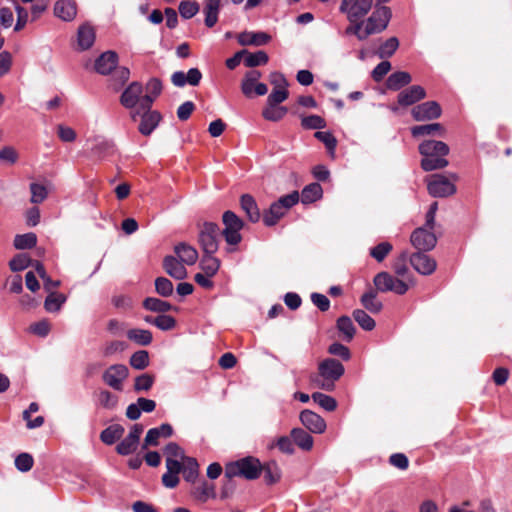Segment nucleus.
<instances>
[{
  "label": "nucleus",
  "mask_w": 512,
  "mask_h": 512,
  "mask_svg": "<svg viewBox=\"0 0 512 512\" xmlns=\"http://www.w3.org/2000/svg\"><path fill=\"white\" fill-rule=\"evenodd\" d=\"M54 15L63 20L70 22L77 15V4L74 0H58L54 4Z\"/></svg>",
  "instance_id": "20"
},
{
  "label": "nucleus",
  "mask_w": 512,
  "mask_h": 512,
  "mask_svg": "<svg viewBox=\"0 0 512 512\" xmlns=\"http://www.w3.org/2000/svg\"><path fill=\"white\" fill-rule=\"evenodd\" d=\"M373 0H342L339 10L348 21L363 20L372 8Z\"/></svg>",
  "instance_id": "10"
},
{
  "label": "nucleus",
  "mask_w": 512,
  "mask_h": 512,
  "mask_svg": "<svg viewBox=\"0 0 512 512\" xmlns=\"http://www.w3.org/2000/svg\"><path fill=\"white\" fill-rule=\"evenodd\" d=\"M202 79V73L198 68H191L187 74L182 71H176L171 76V82L176 87H183L186 84L197 86Z\"/></svg>",
  "instance_id": "18"
},
{
  "label": "nucleus",
  "mask_w": 512,
  "mask_h": 512,
  "mask_svg": "<svg viewBox=\"0 0 512 512\" xmlns=\"http://www.w3.org/2000/svg\"><path fill=\"white\" fill-rule=\"evenodd\" d=\"M391 10L383 5H376L372 14L364 20V29L367 37L384 31L391 19Z\"/></svg>",
  "instance_id": "6"
},
{
  "label": "nucleus",
  "mask_w": 512,
  "mask_h": 512,
  "mask_svg": "<svg viewBox=\"0 0 512 512\" xmlns=\"http://www.w3.org/2000/svg\"><path fill=\"white\" fill-rule=\"evenodd\" d=\"M163 268L171 277L182 280L187 276L184 264L174 256H166L163 261Z\"/></svg>",
  "instance_id": "25"
},
{
  "label": "nucleus",
  "mask_w": 512,
  "mask_h": 512,
  "mask_svg": "<svg viewBox=\"0 0 512 512\" xmlns=\"http://www.w3.org/2000/svg\"><path fill=\"white\" fill-rule=\"evenodd\" d=\"M178 9L182 18L190 19L198 13L199 5L195 1L186 0L180 2Z\"/></svg>",
  "instance_id": "53"
},
{
  "label": "nucleus",
  "mask_w": 512,
  "mask_h": 512,
  "mask_svg": "<svg viewBox=\"0 0 512 512\" xmlns=\"http://www.w3.org/2000/svg\"><path fill=\"white\" fill-rule=\"evenodd\" d=\"M337 328L344 335L346 341H351L355 334V326L348 316H341L337 320Z\"/></svg>",
  "instance_id": "46"
},
{
  "label": "nucleus",
  "mask_w": 512,
  "mask_h": 512,
  "mask_svg": "<svg viewBox=\"0 0 512 512\" xmlns=\"http://www.w3.org/2000/svg\"><path fill=\"white\" fill-rule=\"evenodd\" d=\"M391 250L392 245L390 243L382 242L370 250V255L378 262H381L385 259Z\"/></svg>",
  "instance_id": "58"
},
{
  "label": "nucleus",
  "mask_w": 512,
  "mask_h": 512,
  "mask_svg": "<svg viewBox=\"0 0 512 512\" xmlns=\"http://www.w3.org/2000/svg\"><path fill=\"white\" fill-rule=\"evenodd\" d=\"M398 47V39L396 37H391L380 45L377 55L381 59L389 58L395 53Z\"/></svg>",
  "instance_id": "47"
},
{
  "label": "nucleus",
  "mask_w": 512,
  "mask_h": 512,
  "mask_svg": "<svg viewBox=\"0 0 512 512\" xmlns=\"http://www.w3.org/2000/svg\"><path fill=\"white\" fill-rule=\"evenodd\" d=\"M411 133L414 137L439 135L445 134V129L440 123H431L425 125H418L411 128Z\"/></svg>",
  "instance_id": "31"
},
{
  "label": "nucleus",
  "mask_w": 512,
  "mask_h": 512,
  "mask_svg": "<svg viewBox=\"0 0 512 512\" xmlns=\"http://www.w3.org/2000/svg\"><path fill=\"white\" fill-rule=\"evenodd\" d=\"M241 208L246 213L251 222H257L260 219V211L258 209L255 199L249 195L244 194L241 197Z\"/></svg>",
  "instance_id": "30"
},
{
  "label": "nucleus",
  "mask_w": 512,
  "mask_h": 512,
  "mask_svg": "<svg viewBox=\"0 0 512 512\" xmlns=\"http://www.w3.org/2000/svg\"><path fill=\"white\" fill-rule=\"evenodd\" d=\"M300 421L312 433L321 434L326 429L325 420L311 410H303L300 413Z\"/></svg>",
  "instance_id": "17"
},
{
  "label": "nucleus",
  "mask_w": 512,
  "mask_h": 512,
  "mask_svg": "<svg viewBox=\"0 0 512 512\" xmlns=\"http://www.w3.org/2000/svg\"><path fill=\"white\" fill-rule=\"evenodd\" d=\"M452 179L443 174H433L427 179V189L433 197H448L456 192L454 182L457 179L456 175H451Z\"/></svg>",
  "instance_id": "7"
},
{
  "label": "nucleus",
  "mask_w": 512,
  "mask_h": 512,
  "mask_svg": "<svg viewBox=\"0 0 512 512\" xmlns=\"http://www.w3.org/2000/svg\"><path fill=\"white\" fill-rule=\"evenodd\" d=\"M153 325L162 331H169L176 326V320L170 315L161 314L155 317V320H153Z\"/></svg>",
  "instance_id": "56"
},
{
  "label": "nucleus",
  "mask_w": 512,
  "mask_h": 512,
  "mask_svg": "<svg viewBox=\"0 0 512 512\" xmlns=\"http://www.w3.org/2000/svg\"><path fill=\"white\" fill-rule=\"evenodd\" d=\"M311 397L315 403H317L326 411H334L337 407V401L329 395L323 394L321 392H315Z\"/></svg>",
  "instance_id": "48"
},
{
  "label": "nucleus",
  "mask_w": 512,
  "mask_h": 512,
  "mask_svg": "<svg viewBox=\"0 0 512 512\" xmlns=\"http://www.w3.org/2000/svg\"><path fill=\"white\" fill-rule=\"evenodd\" d=\"M353 317L359 326L366 331L373 330L376 325L374 319L370 317L364 310L356 309L353 312Z\"/></svg>",
  "instance_id": "50"
},
{
  "label": "nucleus",
  "mask_w": 512,
  "mask_h": 512,
  "mask_svg": "<svg viewBox=\"0 0 512 512\" xmlns=\"http://www.w3.org/2000/svg\"><path fill=\"white\" fill-rule=\"evenodd\" d=\"M361 304L371 313H379L383 307L382 303L377 300L376 293L374 291L364 293L361 297Z\"/></svg>",
  "instance_id": "41"
},
{
  "label": "nucleus",
  "mask_w": 512,
  "mask_h": 512,
  "mask_svg": "<svg viewBox=\"0 0 512 512\" xmlns=\"http://www.w3.org/2000/svg\"><path fill=\"white\" fill-rule=\"evenodd\" d=\"M410 263L422 275L432 274L437 266L436 261L432 257L419 251L411 255Z\"/></svg>",
  "instance_id": "16"
},
{
  "label": "nucleus",
  "mask_w": 512,
  "mask_h": 512,
  "mask_svg": "<svg viewBox=\"0 0 512 512\" xmlns=\"http://www.w3.org/2000/svg\"><path fill=\"white\" fill-rule=\"evenodd\" d=\"M349 23L343 32L345 36L353 35L359 41H364L368 38L364 29V20L349 21Z\"/></svg>",
  "instance_id": "43"
},
{
  "label": "nucleus",
  "mask_w": 512,
  "mask_h": 512,
  "mask_svg": "<svg viewBox=\"0 0 512 512\" xmlns=\"http://www.w3.org/2000/svg\"><path fill=\"white\" fill-rule=\"evenodd\" d=\"M215 253H203L200 267L208 276H214L220 268V260L214 257Z\"/></svg>",
  "instance_id": "36"
},
{
  "label": "nucleus",
  "mask_w": 512,
  "mask_h": 512,
  "mask_svg": "<svg viewBox=\"0 0 512 512\" xmlns=\"http://www.w3.org/2000/svg\"><path fill=\"white\" fill-rule=\"evenodd\" d=\"M419 152L423 156L421 167L424 171L442 169L448 165L445 156L449 153V147L442 141L425 140L419 145Z\"/></svg>",
  "instance_id": "2"
},
{
  "label": "nucleus",
  "mask_w": 512,
  "mask_h": 512,
  "mask_svg": "<svg viewBox=\"0 0 512 512\" xmlns=\"http://www.w3.org/2000/svg\"><path fill=\"white\" fill-rule=\"evenodd\" d=\"M262 472V465L257 458L252 456L244 457L231 462L225 467V477H243L247 480L257 479Z\"/></svg>",
  "instance_id": "4"
},
{
  "label": "nucleus",
  "mask_w": 512,
  "mask_h": 512,
  "mask_svg": "<svg viewBox=\"0 0 512 512\" xmlns=\"http://www.w3.org/2000/svg\"><path fill=\"white\" fill-rule=\"evenodd\" d=\"M149 365V354L146 350H138L130 356V366L143 370Z\"/></svg>",
  "instance_id": "51"
},
{
  "label": "nucleus",
  "mask_w": 512,
  "mask_h": 512,
  "mask_svg": "<svg viewBox=\"0 0 512 512\" xmlns=\"http://www.w3.org/2000/svg\"><path fill=\"white\" fill-rule=\"evenodd\" d=\"M129 335L130 341H133L140 346H148L153 340L152 333L146 329H130Z\"/></svg>",
  "instance_id": "42"
},
{
  "label": "nucleus",
  "mask_w": 512,
  "mask_h": 512,
  "mask_svg": "<svg viewBox=\"0 0 512 512\" xmlns=\"http://www.w3.org/2000/svg\"><path fill=\"white\" fill-rule=\"evenodd\" d=\"M374 285L380 292L393 291L398 295H403L408 290V285L405 282L394 278L387 272L378 273L374 277Z\"/></svg>",
  "instance_id": "11"
},
{
  "label": "nucleus",
  "mask_w": 512,
  "mask_h": 512,
  "mask_svg": "<svg viewBox=\"0 0 512 512\" xmlns=\"http://www.w3.org/2000/svg\"><path fill=\"white\" fill-rule=\"evenodd\" d=\"M162 82L158 78H151L145 87L146 94L144 96H136L134 102L152 105L155 99L162 92Z\"/></svg>",
  "instance_id": "23"
},
{
  "label": "nucleus",
  "mask_w": 512,
  "mask_h": 512,
  "mask_svg": "<svg viewBox=\"0 0 512 512\" xmlns=\"http://www.w3.org/2000/svg\"><path fill=\"white\" fill-rule=\"evenodd\" d=\"M30 191H31V202L38 204L43 202L47 197V190L46 188L37 183H32L30 185Z\"/></svg>",
  "instance_id": "62"
},
{
  "label": "nucleus",
  "mask_w": 512,
  "mask_h": 512,
  "mask_svg": "<svg viewBox=\"0 0 512 512\" xmlns=\"http://www.w3.org/2000/svg\"><path fill=\"white\" fill-rule=\"evenodd\" d=\"M412 78L411 75L408 72L404 71H398L395 73H392L387 81L386 86L390 90L397 91L401 89L402 87L408 85L411 82Z\"/></svg>",
  "instance_id": "32"
},
{
  "label": "nucleus",
  "mask_w": 512,
  "mask_h": 512,
  "mask_svg": "<svg viewBox=\"0 0 512 512\" xmlns=\"http://www.w3.org/2000/svg\"><path fill=\"white\" fill-rule=\"evenodd\" d=\"M301 124L306 129H322L326 126L325 120L318 115L304 117Z\"/></svg>",
  "instance_id": "61"
},
{
  "label": "nucleus",
  "mask_w": 512,
  "mask_h": 512,
  "mask_svg": "<svg viewBox=\"0 0 512 512\" xmlns=\"http://www.w3.org/2000/svg\"><path fill=\"white\" fill-rule=\"evenodd\" d=\"M15 11L17 14V20L14 26V31L18 32L21 31L27 25L29 21V13L24 7L20 6L17 3L15 4Z\"/></svg>",
  "instance_id": "59"
},
{
  "label": "nucleus",
  "mask_w": 512,
  "mask_h": 512,
  "mask_svg": "<svg viewBox=\"0 0 512 512\" xmlns=\"http://www.w3.org/2000/svg\"><path fill=\"white\" fill-rule=\"evenodd\" d=\"M127 376L128 370L124 365H114L105 372L104 380L109 386L119 390Z\"/></svg>",
  "instance_id": "21"
},
{
  "label": "nucleus",
  "mask_w": 512,
  "mask_h": 512,
  "mask_svg": "<svg viewBox=\"0 0 512 512\" xmlns=\"http://www.w3.org/2000/svg\"><path fill=\"white\" fill-rule=\"evenodd\" d=\"M128 70L126 68H120L115 71L110 79L109 87L115 91H122L120 102L124 107H128Z\"/></svg>",
  "instance_id": "15"
},
{
  "label": "nucleus",
  "mask_w": 512,
  "mask_h": 512,
  "mask_svg": "<svg viewBox=\"0 0 512 512\" xmlns=\"http://www.w3.org/2000/svg\"><path fill=\"white\" fill-rule=\"evenodd\" d=\"M193 496L201 501L206 502L210 498H215V487L207 481H202L199 485L195 486L192 491Z\"/></svg>",
  "instance_id": "34"
},
{
  "label": "nucleus",
  "mask_w": 512,
  "mask_h": 512,
  "mask_svg": "<svg viewBox=\"0 0 512 512\" xmlns=\"http://www.w3.org/2000/svg\"><path fill=\"white\" fill-rule=\"evenodd\" d=\"M262 471L264 472V479L268 484L276 483L281 477L280 469L276 463H268L262 466Z\"/></svg>",
  "instance_id": "55"
},
{
  "label": "nucleus",
  "mask_w": 512,
  "mask_h": 512,
  "mask_svg": "<svg viewBox=\"0 0 512 512\" xmlns=\"http://www.w3.org/2000/svg\"><path fill=\"white\" fill-rule=\"evenodd\" d=\"M177 258L185 265H193L198 259L197 250L186 243H179L174 247Z\"/></svg>",
  "instance_id": "27"
},
{
  "label": "nucleus",
  "mask_w": 512,
  "mask_h": 512,
  "mask_svg": "<svg viewBox=\"0 0 512 512\" xmlns=\"http://www.w3.org/2000/svg\"><path fill=\"white\" fill-rule=\"evenodd\" d=\"M261 76V72L258 70L253 69L246 72L241 82V91L246 97H252L253 93L258 96H263L268 92L267 85L258 82Z\"/></svg>",
  "instance_id": "12"
},
{
  "label": "nucleus",
  "mask_w": 512,
  "mask_h": 512,
  "mask_svg": "<svg viewBox=\"0 0 512 512\" xmlns=\"http://www.w3.org/2000/svg\"><path fill=\"white\" fill-rule=\"evenodd\" d=\"M156 403L154 400L147 398H139L137 404H130L129 416L130 420H137L141 412L150 413L155 409Z\"/></svg>",
  "instance_id": "29"
},
{
  "label": "nucleus",
  "mask_w": 512,
  "mask_h": 512,
  "mask_svg": "<svg viewBox=\"0 0 512 512\" xmlns=\"http://www.w3.org/2000/svg\"><path fill=\"white\" fill-rule=\"evenodd\" d=\"M322 187L319 183H311L305 186L301 192V201L304 204L313 203L322 197Z\"/></svg>",
  "instance_id": "35"
},
{
  "label": "nucleus",
  "mask_w": 512,
  "mask_h": 512,
  "mask_svg": "<svg viewBox=\"0 0 512 512\" xmlns=\"http://www.w3.org/2000/svg\"><path fill=\"white\" fill-rule=\"evenodd\" d=\"M154 382V377L150 374L144 373L135 378L134 389L137 392L148 391Z\"/></svg>",
  "instance_id": "57"
},
{
  "label": "nucleus",
  "mask_w": 512,
  "mask_h": 512,
  "mask_svg": "<svg viewBox=\"0 0 512 512\" xmlns=\"http://www.w3.org/2000/svg\"><path fill=\"white\" fill-rule=\"evenodd\" d=\"M344 366L334 358H326L318 364V374L313 378L316 387L333 391L335 383L343 376Z\"/></svg>",
  "instance_id": "3"
},
{
  "label": "nucleus",
  "mask_w": 512,
  "mask_h": 512,
  "mask_svg": "<svg viewBox=\"0 0 512 512\" xmlns=\"http://www.w3.org/2000/svg\"><path fill=\"white\" fill-rule=\"evenodd\" d=\"M66 302V296L61 293L51 292L44 302V307L48 312H57Z\"/></svg>",
  "instance_id": "44"
},
{
  "label": "nucleus",
  "mask_w": 512,
  "mask_h": 512,
  "mask_svg": "<svg viewBox=\"0 0 512 512\" xmlns=\"http://www.w3.org/2000/svg\"><path fill=\"white\" fill-rule=\"evenodd\" d=\"M220 229L217 224L205 222L199 230L198 243L203 253H215L219 246Z\"/></svg>",
  "instance_id": "8"
},
{
  "label": "nucleus",
  "mask_w": 512,
  "mask_h": 512,
  "mask_svg": "<svg viewBox=\"0 0 512 512\" xmlns=\"http://www.w3.org/2000/svg\"><path fill=\"white\" fill-rule=\"evenodd\" d=\"M37 243V237L34 233H26L21 235H16L14 239V246L16 249H30L34 247Z\"/></svg>",
  "instance_id": "49"
},
{
  "label": "nucleus",
  "mask_w": 512,
  "mask_h": 512,
  "mask_svg": "<svg viewBox=\"0 0 512 512\" xmlns=\"http://www.w3.org/2000/svg\"><path fill=\"white\" fill-rule=\"evenodd\" d=\"M223 223L225 228L222 231V235L227 244L238 245L242 240L240 231L244 225L243 221L234 212L226 211L223 214Z\"/></svg>",
  "instance_id": "9"
},
{
  "label": "nucleus",
  "mask_w": 512,
  "mask_h": 512,
  "mask_svg": "<svg viewBox=\"0 0 512 512\" xmlns=\"http://www.w3.org/2000/svg\"><path fill=\"white\" fill-rule=\"evenodd\" d=\"M96 33L93 26L88 23L79 26L77 31V46L80 51L91 48L95 42Z\"/></svg>",
  "instance_id": "24"
},
{
  "label": "nucleus",
  "mask_w": 512,
  "mask_h": 512,
  "mask_svg": "<svg viewBox=\"0 0 512 512\" xmlns=\"http://www.w3.org/2000/svg\"><path fill=\"white\" fill-rule=\"evenodd\" d=\"M426 97V91L422 86L414 85L398 95V103L402 106H410Z\"/></svg>",
  "instance_id": "22"
},
{
  "label": "nucleus",
  "mask_w": 512,
  "mask_h": 512,
  "mask_svg": "<svg viewBox=\"0 0 512 512\" xmlns=\"http://www.w3.org/2000/svg\"><path fill=\"white\" fill-rule=\"evenodd\" d=\"M143 307L146 310L162 314L170 311L173 308V306L169 302L155 297H147L143 301Z\"/></svg>",
  "instance_id": "37"
},
{
  "label": "nucleus",
  "mask_w": 512,
  "mask_h": 512,
  "mask_svg": "<svg viewBox=\"0 0 512 512\" xmlns=\"http://www.w3.org/2000/svg\"><path fill=\"white\" fill-rule=\"evenodd\" d=\"M288 98L287 88H274L267 98V104L278 105Z\"/></svg>",
  "instance_id": "64"
},
{
  "label": "nucleus",
  "mask_w": 512,
  "mask_h": 512,
  "mask_svg": "<svg viewBox=\"0 0 512 512\" xmlns=\"http://www.w3.org/2000/svg\"><path fill=\"white\" fill-rule=\"evenodd\" d=\"M155 290L162 297H169L173 294V284L165 277H158L155 279Z\"/></svg>",
  "instance_id": "54"
},
{
  "label": "nucleus",
  "mask_w": 512,
  "mask_h": 512,
  "mask_svg": "<svg viewBox=\"0 0 512 512\" xmlns=\"http://www.w3.org/2000/svg\"><path fill=\"white\" fill-rule=\"evenodd\" d=\"M244 55V65L249 68L265 65L269 60L267 53L262 50L254 53L248 52L246 50Z\"/></svg>",
  "instance_id": "39"
},
{
  "label": "nucleus",
  "mask_w": 512,
  "mask_h": 512,
  "mask_svg": "<svg viewBox=\"0 0 512 512\" xmlns=\"http://www.w3.org/2000/svg\"><path fill=\"white\" fill-rule=\"evenodd\" d=\"M198 468L199 465L195 458L186 457L181 470L184 479L188 482H195L198 477Z\"/></svg>",
  "instance_id": "40"
},
{
  "label": "nucleus",
  "mask_w": 512,
  "mask_h": 512,
  "mask_svg": "<svg viewBox=\"0 0 512 512\" xmlns=\"http://www.w3.org/2000/svg\"><path fill=\"white\" fill-rule=\"evenodd\" d=\"M442 109L436 101H427L416 105L411 110L412 117L416 121H429L438 119Z\"/></svg>",
  "instance_id": "14"
},
{
  "label": "nucleus",
  "mask_w": 512,
  "mask_h": 512,
  "mask_svg": "<svg viewBox=\"0 0 512 512\" xmlns=\"http://www.w3.org/2000/svg\"><path fill=\"white\" fill-rule=\"evenodd\" d=\"M33 457L28 453H21L15 459V466L21 472H27L33 467Z\"/></svg>",
  "instance_id": "60"
},
{
  "label": "nucleus",
  "mask_w": 512,
  "mask_h": 512,
  "mask_svg": "<svg viewBox=\"0 0 512 512\" xmlns=\"http://www.w3.org/2000/svg\"><path fill=\"white\" fill-rule=\"evenodd\" d=\"M118 64V56L113 51H106L102 53L94 62L93 68L94 71L101 74L107 75L113 69L116 68Z\"/></svg>",
  "instance_id": "19"
},
{
  "label": "nucleus",
  "mask_w": 512,
  "mask_h": 512,
  "mask_svg": "<svg viewBox=\"0 0 512 512\" xmlns=\"http://www.w3.org/2000/svg\"><path fill=\"white\" fill-rule=\"evenodd\" d=\"M141 91L140 83H130V115L135 122H139L138 131L148 136L158 127L162 115L157 110H152V105L134 102L132 94H139Z\"/></svg>",
  "instance_id": "1"
},
{
  "label": "nucleus",
  "mask_w": 512,
  "mask_h": 512,
  "mask_svg": "<svg viewBox=\"0 0 512 512\" xmlns=\"http://www.w3.org/2000/svg\"><path fill=\"white\" fill-rule=\"evenodd\" d=\"M294 443L301 449L309 451L313 447V437L301 428H294L291 431Z\"/></svg>",
  "instance_id": "33"
},
{
  "label": "nucleus",
  "mask_w": 512,
  "mask_h": 512,
  "mask_svg": "<svg viewBox=\"0 0 512 512\" xmlns=\"http://www.w3.org/2000/svg\"><path fill=\"white\" fill-rule=\"evenodd\" d=\"M315 137L321 141L331 153H334L337 140L330 132L318 131L315 133Z\"/></svg>",
  "instance_id": "63"
},
{
  "label": "nucleus",
  "mask_w": 512,
  "mask_h": 512,
  "mask_svg": "<svg viewBox=\"0 0 512 512\" xmlns=\"http://www.w3.org/2000/svg\"><path fill=\"white\" fill-rule=\"evenodd\" d=\"M287 113V108L283 106H277L273 104H267V106L262 111V116L269 121H279L281 120Z\"/></svg>",
  "instance_id": "45"
},
{
  "label": "nucleus",
  "mask_w": 512,
  "mask_h": 512,
  "mask_svg": "<svg viewBox=\"0 0 512 512\" xmlns=\"http://www.w3.org/2000/svg\"><path fill=\"white\" fill-rule=\"evenodd\" d=\"M271 36L265 32H242L238 35V42L242 46H263L270 42Z\"/></svg>",
  "instance_id": "26"
},
{
  "label": "nucleus",
  "mask_w": 512,
  "mask_h": 512,
  "mask_svg": "<svg viewBox=\"0 0 512 512\" xmlns=\"http://www.w3.org/2000/svg\"><path fill=\"white\" fill-rule=\"evenodd\" d=\"M412 246L419 252L432 250L436 243L437 238L430 230L420 227L414 230L410 237Z\"/></svg>",
  "instance_id": "13"
},
{
  "label": "nucleus",
  "mask_w": 512,
  "mask_h": 512,
  "mask_svg": "<svg viewBox=\"0 0 512 512\" xmlns=\"http://www.w3.org/2000/svg\"><path fill=\"white\" fill-rule=\"evenodd\" d=\"M299 193L293 191L290 194L280 197L272 203L269 210L264 214L263 221L266 226H274L295 204L299 201Z\"/></svg>",
  "instance_id": "5"
},
{
  "label": "nucleus",
  "mask_w": 512,
  "mask_h": 512,
  "mask_svg": "<svg viewBox=\"0 0 512 512\" xmlns=\"http://www.w3.org/2000/svg\"><path fill=\"white\" fill-rule=\"evenodd\" d=\"M221 0H204L205 25L213 27L218 21Z\"/></svg>",
  "instance_id": "28"
},
{
  "label": "nucleus",
  "mask_w": 512,
  "mask_h": 512,
  "mask_svg": "<svg viewBox=\"0 0 512 512\" xmlns=\"http://www.w3.org/2000/svg\"><path fill=\"white\" fill-rule=\"evenodd\" d=\"M124 432L125 429L123 426L119 424H112L102 431L100 438L105 444L111 445L116 440L120 439Z\"/></svg>",
  "instance_id": "38"
},
{
  "label": "nucleus",
  "mask_w": 512,
  "mask_h": 512,
  "mask_svg": "<svg viewBox=\"0 0 512 512\" xmlns=\"http://www.w3.org/2000/svg\"><path fill=\"white\" fill-rule=\"evenodd\" d=\"M32 265L30 256L26 253H20L14 256L9 262L10 269L14 272H19Z\"/></svg>",
  "instance_id": "52"
}]
</instances>
